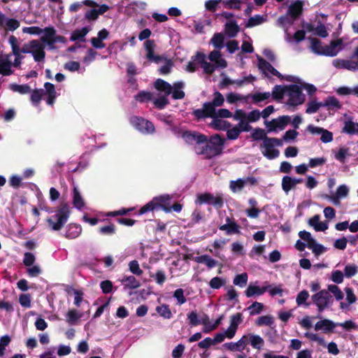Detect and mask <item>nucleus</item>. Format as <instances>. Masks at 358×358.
I'll list each match as a JSON object with an SVG mask.
<instances>
[{
    "label": "nucleus",
    "instance_id": "7c9ffc66",
    "mask_svg": "<svg viewBox=\"0 0 358 358\" xmlns=\"http://www.w3.org/2000/svg\"><path fill=\"white\" fill-rule=\"evenodd\" d=\"M282 190L288 194L292 189H294L296 185L294 182V178L285 176L282 177V183H281Z\"/></svg>",
    "mask_w": 358,
    "mask_h": 358
},
{
    "label": "nucleus",
    "instance_id": "b1692460",
    "mask_svg": "<svg viewBox=\"0 0 358 358\" xmlns=\"http://www.w3.org/2000/svg\"><path fill=\"white\" fill-rule=\"evenodd\" d=\"M154 86L157 90L164 92L166 96L171 94L172 92L173 87L171 85L162 79H157L155 82Z\"/></svg>",
    "mask_w": 358,
    "mask_h": 358
},
{
    "label": "nucleus",
    "instance_id": "de8ad7c7",
    "mask_svg": "<svg viewBox=\"0 0 358 358\" xmlns=\"http://www.w3.org/2000/svg\"><path fill=\"white\" fill-rule=\"evenodd\" d=\"M264 21V18L262 15H255L253 17H250L245 24V27L250 28L261 24Z\"/></svg>",
    "mask_w": 358,
    "mask_h": 358
},
{
    "label": "nucleus",
    "instance_id": "3c124183",
    "mask_svg": "<svg viewBox=\"0 0 358 358\" xmlns=\"http://www.w3.org/2000/svg\"><path fill=\"white\" fill-rule=\"evenodd\" d=\"M323 106V102H317L316 101H311L308 103L306 113L312 114L316 113L320 107Z\"/></svg>",
    "mask_w": 358,
    "mask_h": 358
},
{
    "label": "nucleus",
    "instance_id": "864d4df0",
    "mask_svg": "<svg viewBox=\"0 0 358 358\" xmlns=\"http://www.w3.org/2000/svg\"><path fill=\"white\" fill-rule=\"evenodd\" d=\"M263 303L255 301L248 308V310H249L250 315H255L261 313L263 310Z\"/></svg>",
    "mask_w": 358,
    "mask_h": 358
},
{
    "label": "nucleus",
    "instance_id": "72a5a7b5",
    "mask_svg": "<svg viewBox=\"0 0 358 358\" xmlns=\"http://www.w3.org/2000/svg\"><path fill=\"white\" fill-rule=\"evenodd\" d=\"M286 85H276L271 93L272 97L275 100H280L283 98L285 93L287 92Z\"/></svg>",
    "mask_w": 358,
    "mask_h": 358
},
{
    "label": "nucleus",
    "instance_id": "13d9d810",
    "mask_svg": "<svg viewBox=\"0 0 358 358\" xmlns=\"http://www.w3.org/2000/svg\"><path fill=\"white\" fill-rule=\"evenodd\" d=\"M11 338L8 335H4L0 339V357H3L5 353L6 347L10 343Z\"/></svg>",
    "mask_w": 358,
    "mask_h": 358
},
{
    "label": "nucleus",
    "instance_id": "680f3d73",
    "mask_svg": "<svg viewBox=\"0 0 358 358\" xmlns=\"http://www.w3.org/2000/svg\"><path fill=\"white\" fill-rule=\"evenodd\" d=\"M31 54L33 55L35 62H40L44 60L45 52L44 48L38 50H31Z\"/></svg>",
    "mask_w": 358,
    "mask_h": 358
},
{
    "label": "nucleus",
    "instance_id": "1a4fd4ad",
    "mask_svg": "<svg viewBox=\"0 0 358 358\" xmlns=\"http://www.w3.org/2000/svg\"><path fill=\"white\" fill-rule=\"evenodd\" d=\"M291 117L288 115L279 116L278 118L273 119L271 121L264 122L268 132L275 131L277 128L282 130L290 122Z\"/></svg>",
    "mask_w": 358,
    "mask_h": 358
},
{
    "label": "nucleus",
    "instance_id": "f257e3e1",
    "mask_svg": "<svg viewBox=\"0 0 358 358\" xmlns=\"http://www.w3.org/2000/svg\"><path fill=\"white\" fill-rule=\"evenodd\" d=\"M155 43L154 40H147L144 43V47L146 51V59L155 64H159L164 62L165 64L159 69V74L167 75L171 72V69L174 65L173 62L171 59H167L164 55H158L155 54Z\"/></svg>",
    "mask_w": 358,
    "mask_h": 358
},
{
    "label": "nucleus",
    "instance_id": "a18cd8bd",
    "mask_svg": "<svg viewBox=\"0 0 358 358\" xmlns=\"http://www.w3.org/2000/svg\"><path fill=\"white\" fill-rule=\"evenodd\" d=\"M242 0H222V4L225 8L241 10Z\"/></svg>",
    "mask_w": 358,
    "mask_h": 358
},
{
    "label": "nucleus",
    "instance_id": "052dcab7",
    "mask_svg": "<svg viewBox=\"0 0 358 358\" xmlns=\"http://www.w3.org/2000/svg\"><path fill=\"white\" fill-rule=\"evenodd\" d=\"M271 96V93L267 92H257L252 95V99L255 103H259L266 99H268Z\"/></svg>",
    "mask_w": 358,
    "mask_h": 358
},
{
    "label": "nucleus",
    "instance_id": "412c9836",
    "mask_svg": "<svg viewBox=\"0 0 358 358\" xmlns=\"http://www.w3.org/2000/svg\"><path fill=\"white\" fill-rule=\"evenodd\" d=\"M263 147L265 149L264 151L262 152L263 155L267 159H273L279 156L280 151L275 149L271 143L267 141L265 143H263Z\"/></svg>",
    "mask_w": 358,
    "mask_h": 358
},
{
    "label": "nucleus",
    "instance_id": "c9c22d12",
    "mask_svg": "<svg viewBox=\"0 0 358 358\" xmlns=\"http://www.w3.org/2000/svg\"><path fill=\"white\" fill-rule=\"evenodd\" d=\"M249 342L253 348L260 350L264 344V339L259 335L251 334L248 336Z\"/></svg>",
    "mask_w": 358,
    "mask_h": 358
},
{
    "label": "nucleus",
    "instance_id": "bb28decb",
    "mask_svg": "<svg viewBox=\"0 0 358 358\" xmlns=\"http://www.w3.org/2000/svg\"><path fill=\"white\" fill-rule=\"evenodd\" d=\"M121 282L124 284V289H136L141 286L138 280L133 275L125 276L121 280Z\"/></svg>",
    "mask_w": 358,
    "mask_h": 358
},
{
    "label": "nucleus",
    "instance_id": "09e8293b",
    "mask_svg": "<svg viewBox=\"0 0 358 358\" xmlns=\"http://www.w3.org/2000/svg\"><path fill=\"white\" fill-rule=\"evenodd\" d=\"M327 288V291L332 293L337 301H341L343 299L344 294L337 285H329Z\"/></svg>",
    "mask_w": 358,
    "mask_h": 358
},
{
    "label": "nucleus",
    "instance_id": "4d7b16f0",
    "mask_svg": "<svg viewBox=\"0 0 358 358\" xmlns=\"http://www.w3.org/2000/svg\"><path fill=\"white\" fill-rule=\"evenodd\" d=\"M31 299L29 294H22L19 296V302L20 305L24 308H30L31 306Z\"/></svg>",
    "mask_w": 358,
    "mask_h": 358
},
{
    "label": "nucleus",
    "instance_id": "5701e85b",
    "mask_svg": "<svg viewBox=\"0 0 358 358\" xmlns=\"http://www.w3.org/2000/svg\"><path fill=\"white\" fill-rule=\"evenodd\" d=\"M82 231V227L80 224L71 223L67 226L65 236L67 238H76L78 237Z\"/></svg>",
    "mask_w": 358,
    "mask_h": 358
},
{
    "label": "nucleus",
    "instance_id": "6ab92c4d",
    "mask_svg": "<svg viewBox=\"0 0 358 358\" xmlns=\"http://www.w3.org/2000/svg\"><path fill=\"white\" fill-rule=\"evenodd\" d=\"M270 287L271 285L259 287V286L250 285L245 291V294L248 298L255 295L260 296L264 294Z\"/></svg>",
    "mask_w": 358,
    "mask_h": 358
},
{
    "label": "nucleus",
    "instance_id": "cd10ccee",
    "mask_svg": "<svg viewBox=\"0 0 358 358\" xmlns=\"http://www.w3.org/2000/svg\"><path fill=\"white\" fill-rule=\"evenodd\" d=\"M213 121L210 124L211 127L218 131H226L229 128L231 127V124L230 122L223 120L219 118H217L216 116L215 117H212Z\"/></svg>",
    "mask_w": 358,
    "mask_h": 358
},
{
    "label": "nucleus",
    "instance_id": "ea45409f",
    "mask_svg": "<svg viewBox=\"0 0 358 358\" xmlns=\"http://www.w3.org/2000/svg\"><path fill=\"white\" fill-rule=\"evenodd\" d=\"M323 106L328 107L329 108L340 109L342 105L335 96H328L323 102Z\"/></svg>",
    "mask_w": 358,
    "mask_h": 358
},
{
    "label": "nucleus",
    "instance_id": "69168bd1",
    "mask_svg": "<svg viewBox=\"0 0 358 358\" xmlns=\"http://www.w3.org/2000/svg\"><path fill=\"white\" fill-rule=\"evenodd\" d=\"M241 134V130L236 126L234 127L231 129H227V136L229 140H236L238 138Z\"/></svg>",
    "mask_w": 358,
    "mask_h": 358
},
{
    "label": "nucleus",
    "instance_id": "c03bdc74",
    "mask_svg": "<svg viewBox=\"0 0 358 358\" xmlns=\"http://www.w3.org/2000/svg\"><path fill=\"white\" fill-rule=\"evenodd\" d=\"M10 89L13 92H17L21 94H25L30 93L31 91V87L27 85H17V84H11L10 86Z\"/></svg>",
    "mask_w": 358,
    "mask_h": 358
},
{
    "label": "nucleus",
    "instance_id": "aec40b11",
    "mask_svg": "<svg viewBox=\"0 0 358 358\" xmlns=\"http://www.w3.org/2000/svg\"><path fill=\"white\" fill-rule=\"evenodd\" d=\"M336 326L331 320L324 319L318 321L315 325V330H323L324 332H331Z\"/></svg>",
    "mask_w": 358,
    "mask_h": 358
},
{
    "label": "nucleus",
    "instance_id": "f704fd0d",
    "mask_svg": "<svg viewBox=\"0 0 358 358\" xmlns=\"http://www.w3.org/2000/svg\"><path fill=\"white\" fill-rule=\"evenodd\" d=\"M245 186V182L243 178H238L236 180H231L229 182V188L234 193L241 191Z\"/></svg>",
    "mask_w": 358,
    "mask_h": 358
},
{
    "label": "nucleus",
    "instance_id": "473e14b6",
    "mask_svg": "<svg viewBox=\"0 0 358 358\" xmlns=\"http://www.w3.org/2000/svg\"><path fill=\"white\" fill-rule=\"evenodd\" d=\"M251 138L254 141L262 140L263 143H265L268 141L267 138L269 137L266 136V133L264 129L262 128H256L253 129V132L251 134Z\"/></svg>",
    "mask_w": 358,
    "mask_h": 358
},
{
    "label": "nucleus",
    "instance_id": "0e129e2a",
    "mask_svg": "<svg viewBox=\"0 0 358 358\" xmlns=\"http://www.w3.org/2000/svg\"><path fill=\"white\" fill-rule=\"evenodd\" d=\"M273 323V317L270 315L261 316L257 319V320L256 322V324L258 326H263V325L271 326Z\"/></svg>",
    "mask_w": 358,
    "mask_h": 358
},
{
    "label": "nucleus",
    "instance_id": "8fccbe9b",
    "mask_svg": "<svg viewBox=\"0 0 358 358\" xmlns=\"http://www.w3.org/2000/svg\"><path fill=\"white\" fill-rule=\"evenodd\" d=\"M156 208H157L156 199H155L154 197L152 201H150V202H148L139 209L138 214L143 215L149 211H153Z\"/></svg>",
    "mask_w": 358,
    "mask_h": 358
},
{
    "label": "nucleus",
    "instance_id": "423d86ee",
    "mask_svg": "<svg viewBox=\"0 0 358 358\" xmlns=\"http://www.w3.org/2000/svg\"><path fill=\"white\" fill-rule=\"evenodd\" d=\"M313 303L317 307L320 313L329 308L333 303L330 293L326 289H322L312 296Z\"/></svg>",
    "mask_w": 358,
    "mask_h": 358
},
{
    "label": "nucleus",
    "instance_id": "5fc2aeb1",
    "mask_svg": "<svg viewBox=\"0 0 358 358\" xmlns=\"http://www.w3.org/2000/svg\"><path fill=\"white\" fill-rule=\"evenodd\" d=\"M247 282L248 274L246 273L238 274L236 275V277L234 279V284L241 287H245L247 284Z\"/></svg>",
    "mask_w": 358,
    "mask_h": 358
},
{
    "label": "nucleus",
    "instance_id": "f03ea898",
    "mask_svg": "<svg viewBox=\"0 0 358 358\" xmlns=\"http://www.w3.org/2000/svg\"><path fill=\"white\" fill-rule=\"evenodd\" d=\"M214 98L212 101L205 102L203 104L202 109H195L192 112V115L197 119L201 120L206 117H215L216 116L215 107L223 105L224 99L220 92L214 93Z\"/></svg>",
    "mask_w": 358,
    "mask_h": 358
},
{
    "label": "nucleus",
    "instance_id": "c756f323",
    "mask_svg": "<svg viewBox=\"0 0 358 358\" xmlns=\"http://www.w3.org/2000/svg\"><path fill=\"white\" fill-rule=\"evenodd\" d=\"M195 262L199 264H205L209 268L215 267L217 262L207 255L196 257Z\"/></svg>",
    "mask_w": 358,
    "mask_h": 358
},
{
    "label": "nucleus",
    "instance_id": "7ed1b4c3",
    "mask_svg": "<svg viewBox=\"0 0 358 358\" xmlns=\"http://www.w3.org/2000/svg\"><path fill=\"white\" fill-rule=\"evenodd\" d=\"M71 215L69 205L62 202L55 210V215L46 219L48 227L53 231H59L67 222Z\"/></svg>",
    "mask_w": 358,
    "mask_h": 358
},
{
    "label": "nucleus",
    "instance_id": "603ef678",
    "mask_svg": "<svg viewBox=\"0 0 358 358\" xmlns=\"http://www.w3.org/2000/svg\"><path fill=\"white\" fill-rule=\"evenodd\" d=\"M11 62L8 60L5 59L0 64V73H1L3 76H10L13 73V71L11 70Z\"/></svg>",
    "mask_w": 358,
    "mask_h": 358
},
{
    "label": "nucleus",
    "instance_id": "4be33fe9",
    "mask_svg": "<svg viewBox=\"0 0 358 358\" xmlns=\"http://www.w3.org/2000/svg\"><path fill=\"white\" fill-rule=\"evenodd\" d=\"M184 87L185 83L182 81H178L173 83L171 92V96L173 99H182L185 97V92L182 90Z\"/></svg>",
    "mask_w": 358,
    "mask_h": 358
},
{
    "label": "nucleus",
    "instance_id": "338daca9",
    "mask_svg": "<svg viewBox=\"0 0 358 358\" xmlns=\"http://www.w3.org/2000/svg\"><path fill=\"white\" fill-rule=\"evenodd\" d=\"M173 297L177 299L178 304L182 305L187 301L184 296V290L182 288H178L173 292Z\"/></svg>",
    "mask_w": 358,
    "mask_h": 358
},
{
    "label": "nucleus",
    "instance_id": "79ce46f5",
    "mask_svg": "<svg viewBox=\"0 0 358 358\" xmlns=\"http://www.w3.org/2000/svg\"><path fill=\"white\" fill-rule=\"evenodd\" d=\"M310 41L312 51L318 55H322V52L321 51L322 50L323 45L321 41L317 38H310Z\"/></svg>",
    "mask_w": 358,
    "mask_h": 358
},
{
    "label": "nucleus",
    "instance_id": "4468645a",
    "mask_svg": "<svg viewBox=\"0 0 358 358\" xmlns=\"http://www.w3.org/2000/svg\"><path fill=\"white\" fill-rule=\"evenodd\" d=\"M249 343L248 336L244 335L237 342L233 343H226L224 344V346L227 348L229 350L235 352V351H242L243 350L246 345Z\"/></svg>",
    "mask_w": 358,
    "mask_h": 358
},
{
    "label": "nucleus",
    "instance_id": "20e7f679",
    "mask_svg": "<svg viewBox=\"0 0 358 358\" xmlns=\"http://www.w3.org/2000/svg\"><path fill=\"white\" fill-rule=\"evenodd\" d=\"M43 89H36L31 91L30 100L34 106H38L42 99L43 96L47 95L46 103L48 105L52 106L57 97V92L55 85L49 82L44 84Z\"/></svg>",
    "mask_w": 358,
    "mask_h": 358
},
{
    "label": "nucleus",
    "instance_id": "c85d7f7f",
    "mask_svg": "<svg viewBox=\"0 0 358 358\" xmlns=\"http://www.w3.org/2000/svg\"><path fill=\"white\" fill-rule=\"evenodd\" d=\"M73 204L75 208L78 210L82 209L85 206V201L82 197L80 191L77 187H73Z\"/></svg>",
    "mask_w": 358,
    "mask_h": 358
},
{
    "label": "nucleus",
    "instance_id": "f3484780",
    "mask_svg": "<svg viewBox=\"0 0 358 358\" xmlns=\"http://www.w3.org/2000/svg\"><path fill=\"white\" fill-rule=\"evenodd\" d=\"M303 12V2L301 1H296L292 3L289 8L287 13L292 18L293 20H296L299 17Z\"/></svg>",
    "mask_w": 358,
    "mask_h": 358
},
{
    "label": "nucleus",
    "instance_id": "4c0bfd02",
    "mask_svg": "<svg viewBox=\"0 0 358 358\" xmlns=\"http://www.w3.org/2000/svg\"><path fill=\"white\" fill-rule=\"evenodd\" d=\"M83 5H85L87 6H96V2L93 0H84L82 2H76L70 6L69 10L71 12H77Z\"/></svg>",
    "mask_w": 358,
    "mask_h": 358
},
{
    "label": "nucleus",
    "instance_id": "a211bd4d",
    "mask_svg": "<svg viewBox=\"0 0 358 358\" xmlns=\"http://www.w3.org/2000/svg\"><path fill=\"white\" fill-rule=\"evenodd\" d=\"M240 31V27L234 20H229L224 24V33L230 38H234Z\"/></svg>",
    "mask_w": 358,
    "mask_h": 358
},
{
    "label": "nucleus",
    "instance_id": "e2e57ef3",
    "mask_svg": "<svg viewBox=\"0 0 358 358\" xmlns=\"http://www.w3.org/2000/svg\"><path fill=\"white\" fill-rule=\"evenodd\" d=\"M169 103V101L166 96H161L154 101L155 107L160 110L164 109Z\"/></svg>",
    "mask_w": 358,
    "mask_h": 358
},
{
    "label": "nucleus",
    "instance_id": "774afa93",
    "mask_svg": "<svg viewBox=\"0 0 358 358\" xmlns=\"http://www.w3.org/2000/svg\"><path fill=\"white\" fill-rule=\"evenodd\" d=\"M309 297V293L307 290L301 291L296 296V301L298 306L304 304Z\"/></svg>",
    "mask_w": 358,
    "mask_h": 358
},
{
    "label": "nucleus",
    "instance_id": "49530a36",
    "mask_svg": "<svg viewBox=\"0 0 358 358\" xmlns=\"http://www.w3.org/2000/svg\"><path fill=\"white\" fill-rule=\"evenodd\" d=\"M156 311L160 316H162L166 319H170L172 317V313L169 308V305L162 304L160 306H157L156 308Z\"/></svg>",
    "mask_w": 358,
    "mask_h": 358
},
{
    "label": "nucleus",
    "instance_id": "6e6d98bb",
    "mask_svg": "<svg viewBox=\"0 0 358 358\" xmlns=\"http://www.w3.org/2000/svg\"><path fill=\"white\" fill-rule=\"evenodd\" d=\"M358 267L355 264H348L344 268V275L348 278H352L357 274Z\"/></svg>",
    "mask_w": 358,
    "mask_h": 358
},
{
    "label": "nucleus",
    "instance_id": "bf43d9fd",
    "mask_svg": "<svg viewBox=\"0 0 358 358\" xmlns=\"http://www.w3.org/2000/svg\"><path fill=\"white\" fill-rule=\"evenodd\" d=\"M225 284V280L220 277H214L209 282V286L212 289H220Z\"/></svg>",
    "mask_w": 358,
    "mask_h": 358
},
{
    "label": "nucleus",
    "instance_id": "e433bc0d",
    "mask_svg": "<svg viewBox=\"0 0 358 358\" xmlns=\"http://www.w3.org/2000/svg\"><path fill=\"white\" fill-rule=\"evenodd\" d=\"M83 316V314L79 313L77 310L76 309H70L66 315V322L69 324H75L81 317Z\"/></svg>",
    "mask_w": 358,
    "mask_h": 358
},
{
    "label": "nucleus",
    "instance_id": "a878e982",
    "mask_svg": "<svg viewBox=\"0 0 358 358\" xmlns=\"http://www.w3.org/2000/svg\"><path fill=\"white\" fill-rule=\"evenodd\" d=\"M90 31V29L87 27H84L82 29H78L74 30L71 35L70 40L71 41H85V36L87 34V33Z\"/></svg>",
    "mask_w": 358,
    "mask_h": 358
},
{
    "label": "nucleus",
    "instance_id": "6e6552de",
    "mask_svg": "<svg viewBox=\"0 0 358 358\" xmlns=\"http://www.w3.org/2000/svg\"><path fill=\"white\" fill-rule=\"evenodd\" d=\"M181 136L185 143L189 145L194 143L200 145L208 142L207 136L195 131L187 130L182 131Z\"/></svg>",
    "mask_w": 358,
    "mask_h": 358
},
{
    "label": "nucleus",
    "instance_id": "393cba45",
    "mask_svg": "<svg viewBox=\"0 0 358 358\" xmlns=\"http://www.w3.org/2000/svg\"><path fill=\"white\" fill-rule=\"evenodd\" d=\"M157 119L161 122L166 124L170 129L176 133V131L178 130V128L174 123V119L173 115L159 113L157 115Z\"/></svg>",
    "mask_w": 358,
    "mask_h": 358
},
{
    "label": "nucleus",
    "instance_id": "37998d69",
    "mask_svg": "<svg viewBox=\"0 0 358 358\" xmlns=\"http://www.w3.org/2000/svg\"><path fill=\"white\" fill-rule=\"evenodd\" d=\"M101 235L112 236L116 232V227L114 224L110 222L109 224L100 227L98 230Z\"/></svg>",
    "mask_w": 358,
    "mask_h": 358
},
{
    "label": "nucleus",
    "instance_id": "39448f33",
    "mask_svg": "<svg viewBox=\"0 0 358 358\" xmlns=\"http://www.w3.org/2000/svg\"><path fill=\"white\" fill-rule=\"evenodd\" d=\"M287 93L289 96L287 104L291 106H296L302 104L305 101V95L302 93L301 88L297 85H286Z\"/></svg>",
    "mask_w": 358,
    "mask_h": 358
},
{
    "label": "nucleus",
    "instance_id": "dca6fc26",
    "mask_svg": "<svg viewBox=\"0 0 358 358\" xmlns=\"http://www.w3.org/2000/svg\"><path fill=\"white\" fill-rule=\"evenodd\" d=\"M155 199H156L157 208H161L166 213L171 212V197L169 195H161Z\"/></svg>",
    "mask_w": 358,
    "mask_h": 358
},
{
    "label": "nucleus",
    "instance_id": "0eeeda50",
    "mask_svg": "<svg viewBox=\"0 0 358 358\" xmlns=\"http://www.w3.org/2000/svg\"><path fill=\"white\" fill-rule=\"evenodd\" d=\"M132 126L143 134H154L155 128L153 123L139 116H133L130 118Z\"/></svg>",
    "mask_w": 358,
    "mask_h": 358
},
{
    "label": "nucleus",
    "instance_id": "a19ab883",
    "mask_svg": "<svg viewBox=\"0 0 358 358\" xmlns=\"http://www.w3.org/2000/svg\"><path fill=\"white\" fill-rule=\"evenodd\" d=\"M209 143L215 146L217 148H220L222 152L223 145L225 143V138L222 137L220 134H215L210 138Z\"/></svg>",
    "mask_w": 358,
    "mask_h": 358
},
{
    "label": "nucleus",
    "instance_id": "ddd939ff",
    "mask_svg": "<svg viewBox=\"0 0 358 358\" xmlns=\"http://www.w3.org/2000/svg\"><path fill=\"white\" fill-rule=\"evenodd\" d=\"M343 44V40L341 38L331 41L330 44L328 45L323 46L322 52V55L328 56V57H334L336 56L339 49H338V46H341Z\"/></svg>",
    "mask_w": 358,
    "mask_h": 358
},
{
    "label": "nucleus",
    "instance_id": "2eb2a0df",
    "mask_svg": "<svg viewBox=\"0 0 358 358\" xmlns=\"http://www.w3.org/2000/svg\"><path fill=\"white\" fill-rule=\"evenodd\" d=\"M43 35L41 37L42 43H45L50 49H54L55 47L53 45L54 36L56 30L53 27H47L43 29Z\"/></svg>",
    "mask_w": 358,
    "mask_h": 358
},
{
    "label": "nucleus",
    "instance_id": "f8f14e48",
    "mask_svg": "<svg viewBox=\"0 0 358 358\" xmlns=\"http://www.w3.org/2000/svg\"><path fill=\"white\" fill-rule=\"evenodd\" d=\"M258 67L259 69L264 72V73L266 74V72L271 73L272 75L282 79L283 76L275 69L268 62L263 59L262 57H258Z\"/></svg>",
    "mask_w": 358,
    "mask_h": 358
},
{
    "label": "nucleus",
    "instance_id": "2f4dec72",
    "mask_svg": "<svg viewBox=\"0 0 358 358\" xmlns=\"http://www.w3.org/2000/svg\"><path fill=\"white\" fill-rule=\"evenodd\" d=\"M349 189L345 185H341L338 187L336 195L331 196V199L335 203H338L340 198L345 197L348 196Z\"/></svg>",
    "mask_w": 358,
    "mask_h": 358
},
{
    "label": "nucleus",
    "instance_id": "58836bf2",
    "mask_svg": "<svg viewBox=\"0 0 358 358\" xmlns=\"http://www.w3.org/2000/svg\"><path fill=\"white\" fill-rule=\"evenodd\" d=\"M224 36L222 33H216L210 39V43L215 48L221 50L224 47Z\"/></svg>",
    "mask_w": 358,
    "mask_h": 358
},
{
    "label": "nucleus",
    "instance_id": "9b49d317",
    "mask_svg": "<svg viewBox=\"0 0 358 358\" xmlns=\"http://www.w3.org/2000/svg\"><path fill=\"white\" fill-rule=\"evenodd\" d=\"M198 148H195L196 153L199 155H204L208 159L220 155L222 152L220 148H217L210 143H208V142L205 143V145L203 146L200 150H198Z\"/></svg>",
    "mask_w": 358,
    "mask_h": 358
},
{
    "label": "nucleus",
    "instance_id": "9d476101",
    "mask_svg": "<svg viewBox=\"0 0 358 358\" xmlns=\"http://www.w3.org/2000/svg\"><path fill=\"white\" fill-rule=\"evenodd\" d=\"M92 8L87 10L85 13V19L88 22L95 21L98 19L100 15H103L107 12L110 7L106 4L99 5L96 3V6H91Z\"/></svg>",
    "mask_w": 358,
    "mask_h": 358
}]
</instances>
